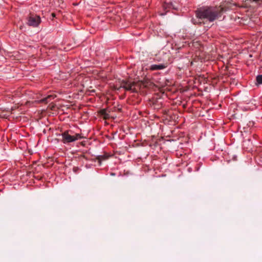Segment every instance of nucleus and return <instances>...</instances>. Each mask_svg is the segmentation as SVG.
Returning a JSON list of instances; mask_svg holds the SVG:
<instances>
[{
	"instance_id": "f257e3e1",
	"label": "nucleus",
	"mask_w": 262,
	"mask_h": 262,
	"mask_svg": "<svg viewBox=\"0 0 262 262\" xmlns=\"http://www.w3.org/2000/svg\"><path fill=\"white\" fill-rule=\"evenodd\" d=\"M235 4L231 2H224L220 6L215 7H201L195 11L196 18H192L193 24L204 23V20L213 22L221 17L223 13L232 10Z\"/></svg>"
},
{
	"instance_id": "f03ea898",
	"label": "nucleus",
	"mask_w": 262,
	"mask_h": 262,
	"mask_svg": "<svg viewBox=\"0 0 262 262\" xmlns=\"http://www.w3.org/2000/svg\"><path fill=\"white\" fill-rule=\"evenodd\" d=\"M147 86L146 81H139L138 82L130 80H123L120 82V88L132 93H137L139 91L144 93V89Z\"/></svg>"
},
{
	"instance_id": "7ed1b4c3",
	"label": "nucleus",
	"mask_w": 262,
	"mask_h": 262,
	"mask_svg": "<svg viewBox=\"0 0 262 262\" xmlns=\"http://www.w3.org/2000/svg\"><path fill=\"white\" fill-rule=\"evenodd\" d=\"M168 56L164 52H160L158 54L155 55V57L154 59L156 61L159 62L162 61L163 63L160 64H153L150 66L151 70H158L164 69L167 67V62L166 61V58Z\"/></svg>"
},
{
	"instance_id": "20e7f679",
	"label": "nucleus",
	"mask_w": 262,
	"mask_h": 262,
	"mask_svg": "<svg viewBox=\"0 0 262 262\" xmlns=\"http://www.w3.org/2000/svg\"><path fill=\"white\" fill-rule=\"evenodd\" d=\"M27 24L32 27H37L41 23L40 16L34 13H30L27 17Z\"/></svg>"
},
{
	"instance_id": "39448f33",
	"label": "nucleus",
	"mask_w": 262,
	"mask_h": 262,
	"mask_svg": "<svg viewBox=\"0 0 262 262\" xmlns=\"http://www.w3.org/2000/svg\"><path fill=\"white\" fill-rule=\"evenodd\" d=\"M71 131L66 130L61 134L62 142L64 144L69 143L75 141L74 136L69 134Z\"/></svg>"
},
{
	"instance_id": "423d86ee",
	"label": "nucleus",
	"mask_w": 262,
	"mask_h": 262,
	"mask_svg": "<svg viewBox=\"0 0 262 262\" xmlns=\"http://www.w3.org/2000/svg\"><path fill=\"white\" fill-rule=\"evenodd\" d=\"M163 8L166 12L169 11L170 9L178 10V8L170 1L165 2L163 4Z\"/></svg>"
},
{
	"instance_id": "0eeeda50",
	"label": "nucleus",
	"mask_w": 262,
	"mask_h": 262,
	"mask_svg": "<svg viewBox=\"0 0 262 262\" xmlns=\"http://www.w3.org/2000/svg\"><path fill=\"white\" fill-rule=\"evenodd\" d=\"M100 113V114L103 116L104 119H107L109 118V115L106 113V111L105 110H101Z\"/></svg>"
},
{
	"instance_id": "6e6552de",
	"label": "nucleus",
	"mask_w": 262,
	"mask_h": 262,
	"mask_svg": "<svg viewBox=\"0 0 262 262\" xmlns=\"http://www.w3.org/2000/svg\"><path fill=\"white\" fill-rule=\"evenodd\" d=\"M150 134H151V137L153 139H154V141H153V142H154V143H157V139H156V138H157V134H155V133H154L152 132V128H151V129H150Z\"/></svg>"
},
{
	"instance_id": "1a4fd4ad",
	"label": "nucleus",
	"mask_w": 262,
	"mask_h": 262,
	"mask_svg": "<svg viewBox=\"0 0 262 262\" xmlns=\"http://www.w3.org/2000/svg\"><path fill=\"white\" fill-rule=\"evenodd\" d=\"M53 96L52 95H49L48 97H45L44 98H43L42 99H41L40 100V101L41 102H43V103H48V99H50L51 98H52Z\"/></svg>"
},
{
	"instance_id": "9d476101",
	"label": "nucleus",
	"mask_w": 262,
	"mask_h": 262,
	"mask_svg": "<svg viewBox=\"0 0 262 262\" xmlns=\"http://www.w3.org/2000/svg\"><path fill=\"white\" fill-rule=\"evenodd\" d=\"M256 81H257V83H258V84L262 83V75H258L256 77Z\"/></svg>"
},
{
	"instance_id": "9b49d317",
	"label": "nucleus",
	"mask_w": 262,
	"mask_h": 262,
	"mask_svg": "<svg viewBox=\"0 0 262 262\" xmlns=\"http://www.w3.org/2000/svg\"><path fill=\"white\" fill-rule=\"evenodd\" d=\"M73 136L75 139V141L82 138V137L79 134H76L75 135H73Z\"/></svg>"
},
{
	"instance_id": "f8f14e48",
	"label": "nucleus",
	"mask_w": 262,
	"mask_h": 262,
	"mask_svg": "<svg viewBox=\"0 0 262 262\" xmlns=\"http://www.w3.org/2000/svg\"><path fill=\"white\" fill-rule=\"evenodd\" d=\"M148 89L150 88H152V86H153V84L152 82H150L149 80H148Z\"/></svg>"
},
{
	"instance_id": "ddd939ff",
	"label": "nucleus",
	"mask_w": 262,
	"mask_h": 262,
	"mask_svg": "<svg viewBox=\"0 0 262 262\" xmlns=\"http://www.w3.org/2000/svg\"><path fill=\"white\" fill-rule=\"evenodd\" d=\"M73 169L74 172L76 173L78 171L79 168L77 167H74Z\"/></svg>"
},
{
	"instance_id": "4468645a",
	"label": "nucleus",
	"mask_w": 262,
	"mask_h": 262,
	"mask_svg": "<svg viewBox=\"0 0 262 262\" xmlns=\"http://www.w3.org/2000/svg\"><path fill=\"white\" fill-rule=\"evenodd\" d=\"M122 88H120V86L118 88L117 87V86H115V89L117 90V91H119L120 90V89H121Z\"/></svg>"
},
{
	"instance_id": "2eb2a0df",
	"label": "nucleus",
	"mask_w": 262,
	"mask_h": 262,
	"mask_svg": "<svg viewBox=\"0 0 262 262\" xmlns=\"http://www.w3.org/2000/svg\"><path fill=\"white\" fill-rule=\"evenodd\" d=\"M52 15L53 16V17H55V13H52Z\"/></svg>"
}]
</instances>
